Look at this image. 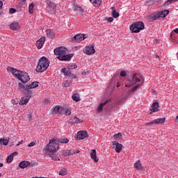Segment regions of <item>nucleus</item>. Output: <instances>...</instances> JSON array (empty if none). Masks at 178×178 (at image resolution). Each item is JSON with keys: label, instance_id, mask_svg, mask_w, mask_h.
I'll return each instance as SVG.
<instances>
[{"label": "nucleus", "instance_id": "49530a36", "mask_svg": "<svg viewBox=\"0 0 178 178\" xmlns=\"http://www.w3.org/2000/svg\"><path fill=\"white\" fill-rule=\"evenodd\" d=\"M36 145V141L31 142L28 145V147H32Z\"/></svg>", "mask_w": 178, "mask_h": 178}, {"label": "nucleus", "instance_id": "1a4fd4ad", "mask_svg": "<svg viewBox=\"0 0 178 178\" xmlns=\"http://www.w3.org/2000/svg\"><path fill=\"white\" fill-rule=\"evenodd\" d=\"M170 11L168 10H164L154 15V20H157L159 18H165L168 14Z\"/></svg>", "mask_w": 178, "mask_h": 178}, {"label": "nucleus", "instance_id": "0eeeda50", "mask_svg": "<svg viewBox=\"0 0 178 178\" xmlns=\"http://www.w3.org/2000/svg\"><path fill=\"white\" fill-rule=\"evenodd\" d=\"M67 49L64 47H59L54 49V54L58 56H63L64 54H66Z\"/></svg>", "mask_w": 178, "mask_h": 178}, {"label": "nucleus", "instance_id": "ea45409f", "mask_svg": "<svg viewBox=\"0 0 178 178\" xmlns=\"http://www.w3.org/2000/svg\"><path fill=\"white\" fill-rule=\"evenodd\" d=\"M67 174V170L65 168H63V170H60L59 175L61 176H65Z\"/></svg>", "mask_w": 178, "mask_h": 178}, {"label": "nucleus", "instance_id": "69168bd1", "mask_svg": "<svg viewBox=\"0 0 178 178\" xmlns=\"http://www.w3.org/2000/svg\"><path fill=\"white\" fill-rule=\"evenodd\" d=\"M82 74H83V75H85V74H86V72H83L82 73Z\"/></svg>", "mask_w": 178, "mask_h": 178}, {"label": "nucleus", "instance_id": "72a5a7b5", "mask_svg": "<svg viewBox=\"0 0 178 178\" xmlns=\"http://www.w3.org/2000/svg\"><path fill=\"white\" fill-rule=\"evenodd\" d=\"M13 159H14V157H13V154L8 155L6 158V163H11L13 161Z\"/></svg>", "mask_w": 178, "mask_h": 178}, {"label": "nucleus", "instance_id": "5701e85b", "mask_svg": "<svg viewBox=\"0 0 178 178\" xmlns=\"http://www.w3.org/2000/svg\"><path fill=\"white\" fill-rule=\"evenodd\" d=\"M134 167L138 170H141L143 168L140 160H138L136 163H134Z\"/></svg>", "mask_w": 178, "mask_h": 178}, {"label": "nucleus", "instance_id": "6e6552de", "mask_svg": "<svg viewBox=\"0 0 178 178\" xmlns=\"http://www.w3.org/2000/svg\"><path fill=\"white\" fill-rule=\"evenodd\" d=\"M86 38V37L85 36L84 34L78 33L74 36V38L72 39V41L73 42L79 43V42L83 41Z\"/></svg>", "mask_w": 178, "mask_h": 178}, {"label": "nucleus", "instance_id": "8fccbe9b", "mask_svg": "<svg viewBox=\"0 0 178 178\" xmlns=\"http://www.w3.org/2000/svg\"><path fill=\"white\" fill-rule=\"evenodd\" d=\"M42 103L44 104H48L49 103V99H44L43 101H42Z\"/></svg>", "mask_w": 178, "mask_h": 178}, {"label": "nucleus", "instance_id": "13d9d810", "mask_svg": "<svg viewBox=\"0 0 178 178\" xmlns=\"http://www.w3.org/2000/svg\"><path fill=\"white\" fill-rule=\"evenodd\" d=\"M27 118L29 119V120H32V115L31 114H28Z\"/></svg>", "mask_w": 178, "mask_h": 178}, {"label": "nucleus", "instance_id": "f257e3e1", "mask_svg": "<svg viewBox=\"0 0 178 178\" xmlns=\"http://www.w3.org/2000/svg\"><path fill=\"white\" fill-rule=\"evenodd\" d=\"M59 149V145L55 139H51L49 143L43 148L42 153L45 156H49L52 160L56 161H60V159L56 156V152Z\"/></svg>", "mask_w": 178, "mask_h": 178}, {"label": "nucleus", "instance_id": "e433bc0d", "mask_svg": "<svg viewBox=\"0 0 178 178\" xmlns=\"http://www.w3.org/2000/svg\"><path fill=\"white\" fill-rule=\"evenodd\" d=\"M34 3H31L29 7V12L30 14H33L34 13Z\"/></svg>", "mask_w": 178, "mask_h": 178}, {"label": "nucleus", "instance_id": "f704fd0d", "mask_svg": "<svg viewBox=\"0 0 178 178\" xmlns=\"http://www.w3.org/2000/svg\"><path fill=\"white\" fill-rule=\"evenodd\" d=\"M156 2H157L156 0H149L146 2V5H147V6H151L152 5H155V3H156Z\"/></svg>", "mask_w": 178, "mask_h": 178}, {"label": "nucleus", "instance_id": "7ed1b4c3", "mask_svg": "<svg viewBox=\"0 0 178 178\" xmlns=\"http://www.w3.org/2000/svg\"><path fill=\"white\" fill-rule=\"evenodd\" d=\"M49 67V60L47 57L40 58L36 67V72H43Z\"/></svg>", "mask_w": 178, "mask_h": 178}, {"label": "nucleus", "instance_id": "bb28decb", "mask_svg": "<svg viewBox=\"0 0 178 178\" xmlns=\"http://www.w3.org/2000/svg\"><path fill=\"white\" fill-rule=\"evenodd\" d=\"M150 111L152 112H157V111H159V104L157 102L153 103Z\"/></svg>", "mask_w": 178, "mask_h": 178}, {"label": "nucleus", "instance_id": "f03ea898", "mask_svg": "<svg viewBox=\"0 0 178 178\" xmlns=\"http://www.w3.org/2000/svg\"><path fill=\"white\" fill-rule=\"evenodd\" d=\"M7 70L23 83H26L30 81V76L28 73L15 70L12 67H7Z\"/></svg>", "mask_w": 178, "mask_h": 178}, {"label": "nucleus", "instance_id": "4d7b16f0", "mask_svg": "<svg viewBox=\"0 0 178 178\" xmlns=\"http://www.w3.org/2000/svg\"><path fill=\"white\" fill-rule=\"evenodd\" d=\"M108 22H110V23L113 22V17L108 18Z\"/></svg>", "mask_w": 178, "mask_h": 178}, {"label": "nucleus", "instance_id": "b1692460", "mask_svg": "<svg viewBox=\"0 0 178 178\" xmlns=\"http://www.w3.org/2000/svg\"><path fill=\"white\" fill-rule=\"evenodd\" d=\"M46 34L49 38L53 39L55 37L54 33L51 29H46Z\"/></svg>", "mask_w": 178, "mask_h": 178}, {"label": "nucleus", "instance_id": "338daca9", "mask_svg": "<svg viewBox=\"0 0 178 178\" xmlns=\"http://www.w3.org/2000/svg\"><path fill=\"white\" fill-rule=\"evenodd\" d=\"M34 178H47V177H35Z\"/></svg>", "mask_w": 178, "mask_h": 178}, {"label": "nucleus", "instance_id": "6ab92c4d", "mask_svg": "<svg viewBox=\"0 0 178 178\" xmlns=\"http://www.w3.org/2000/svg\"><path fill=\"white\" fill-rule=\"evenodd\" d=\"M69 122L71 124H80L82 122V121L77 117H72L71 119L69 120Z\"/></svg>", "mask_w": 178, "mask_h": 178}, {"label": "nucleus", "instance_id": "412c9836", "mask_svg": "<svg viewBox=\"0 0 178 178\" xmlns=\"http://www.w3.org/2000/svg\"><path fill=\"white\" fill-rule=\"evenodd\" d=\"M165 118H157L154 120V124H156V125H162L165 123Z\"/></svg>", "mask_w": 178, "mask_h": 178}, {"label": "nucleus", "instance_id": "9b49d317", "mask_svg": "<svg viewBox=\"0 0 178 178\" xmlns=\"http://www.w3.org/2000/svg\"><path fill=\"white\" fill-rule=\"evenodd\" d=\"M72 56H73L72 54H64L63 56H58L57 58H58V60L61 61H70L72 58Z\"/></svg>", "mask_w": 178, "mask_h": 178}, {"label": "nucleus", "instance_id": "c756f323", "mask_svg": "<svg viewBox=\"0 0 178 178\" xmlns=\"http://www.w3.org/2000/svg\"><path fill=\"white\" fill-rule=\"evenodd\" d=\"M62 154L64 156H71L72 155V150H70V149H64V150H63Z\"/></svg>", "mask_w": 178, "mask_h": 178}, {"label": "nucleus", "instance_id": "f8f14e48", "mask_svg": "<svg viewBox=\"0 0 178 178\" xmlns=\"http://www.w3.org/2000/svg\"><path fill=\"white\" fill-rule=\"evenodd\" d=\"M32 95H33V94L26 92V96L22 98V99L19 101V104L20 105L26 104L29 102V101L30 100V99L31 98Z\"/></svg>", "mask_w": 178, "mask_h": 178}, {"label": "nucleus", "instance_id": "603ef678", "mask_svg": "<svg viewBox=\"0 0 178 178\" xmlns=\"http://www.w3.org/2000/svg\"><path fill=\"white\" fill-rule=\"evenodd\" d=\"M175 33H177V34H178V28L174 29L173 32H172V34H171V36H173V35H174Z\"/></svg>", "mask_w": 178, "mask_h": 178}, {"label": "nucleus", "instance_id": "4be33fe9", "mask_svg": "<svg viewBox=\"0 0 178 178\" xmlns=\"http://www.w3.org/2000/svg\"><path fill=\"white\" fill-rule=\"evenodd\" d=\"M10 28L13 31H17L19 29V24L18 22H12L10 24Z\"/></svg>", "mask_w": 178, "mask_h": 178}, {"label": "nucleus", "instance_id": "7c9ffc66", "mask_svg": "<svg viewBox=\"0 0 178 178\" xmlns=\"http://www.w3.org/2000/svg\"><path fill=\"white\" fill-rule=\"evenodd\" d=\"M9 143V139L8 138H1L0 139V144H2L3 145H8Z\"/></svg>", "mask_w": 178, "mask_h": 178}, {"label": "nucleus", "instance_id": "e2e57ef3", "mask_svg": "<svg viewBox=\"0 0 178 178\" xmlns=\"http://www.w3.org/2000/svg\"><path fill=\"white\" fill-rule=\"evenodd\" d=\"M127 83H130V81H133L130 80V79H127Z\"/></svg>", "mask_w": 178, "mask_h": 178}, {"label": "nucleus", "instance_id": "393cba45", "mask_svg": "<svg viewBox=\"0 0 178 178\" xmlns=\"http://www.w3.org/2000/svg\"><path fill=\"white\" fill-rule=\"evenodd\" d=\"M111 10H112V17L115 19H117L120 17V13L118 12H117L116 10L114 9V7H111Z\"/></svg>", "mask_w": 178, "mask_h": 178}, {"label": "nucleus", "instance_id": "37998d69", "mask_svg": "<svg viewBox=\"0 0 178 178\" xmlns=\"http://www.w3.org/2000/svg\"><path fill=\"white\" fill-rule=\"evenodd\" d=\"M17 10L15 8H10L9 9V14L12 15V14H15L16 13Z\"/></svg>", "mask_w": 178, "mask_h": 178}, {"label": "nucleus", "instance_id": "a18cd8bd", "mask_svg": "<svg viewBox=\"0 0 178 178\" xmlns=\"http://www.w3.org/2000/svg\"><path fill=\"white\" fill-rule=\"evenodd\" d=\"M79 152H80V151L78 149H75L71 150L72 155V154H78Z\"/></svg>", "mask_w": 178, "mask_h": 178}, {"label": "nucleus", "instance_id": "423d86ee", "mask_svg": "<svg viewBox=\"0 0 178 178\" xmlns=\"http://www.w3.org/2000/svg\"><path fill=\"white\" fill-rule=\"evenodd\" d=\"M40 83L38 81H34L31 83H28L26 86L25 90L27 93L32 94L33 95V90L31 89L36 88L39 86Z\"/></svg>", "mask_w": 178, "mask_h": 178}, {"label": "nucleus", "instance_id": "09e8293b", "mask_svg": "<svg viewBox=\"0 0 178 178\" xmlns=\"http://www.w3.org/2000/svg\"><path fill=\"white\" fill-rule=\"evenodd\" d=\"M72 111L70 109H67L65 111V115H67V116H70V115H71Z\"/></svg>", "mask_w": 178, "mask_h": 178}, {"label": "nucleus", "instance_id": "4c0bfd02", "mask_svg": "<svg viewBox=\"0 0 178 178\" xmlns=\"http://www.w3.org/2000/svg\"><path fill=\"white\" fill-rule=\"evenodd\" d=\"M72 97L74 101L79 102L80 100V97L78 94H74Z\"/></svg>", "mask_w": 178, "mask_h": 178}, {"label": "nucleus", "instance_id": "58836bf2", "mask_svg": "<svg viewBox=\"0 0 178 178\" xmlns=\"http://www.w3.org/2000/svg\"><path fill=\"white\" fill-rule=\"evenodd\" d=\"M69 70H67V69H63L62 70V72L63 74H65V76H70L71 73H70V72Z\"/></svg>", "mask_w": 178, "mask_h": 178}, {"label": "nucleus", "instance_id": "79ce46f5", "mask_svg": "<svg viewBox=\"0 0 178 178\" xmlns=\"http://www.w3.org/2000/svg\"><path fill=\"white\" fill-rule=\"evenodd\" d=\"M177 1L178 0H168L164 5L168 6V5H170V3H172V2L174 3Z\"/></svg>", "mask_w": 178, "mask_h": 178}, {"label": "nucleus", "instance_id": "473e14b6", "mask_svg": "<svg viewBox=\"0 0 178 178\" xmlns=\"http://www.w3.org/2000/svg\"><path fill=\"white\" fill-rule=\"evenodd\" d=\"M145 81H142L141 84H138L136 85V86L133 87L131 89V92H135L143 84H144Z\"/></svg>", "mask_w": 178, "mask_h": 178}, {"label": "nucleus", "instance_id": "864d4df0", "mask_svg": "<svg viewBox=\"0 0 178 178\" xmlns=\"http://www.w3.org/2000/svg\"><path fill=\"white\" fill-rule=\"evenodd\" d=\"M154 124V120L145 124L146 126Z\"/></svg>", "mask_w": 178, "mask_h": 178}, {"label": "nucleus", "instance_id": "2eb2a0df", "mask_svg": "<svg viewBox=\"0 0 178 178\" xmlns=\"http://www.w3.org/2000/svg\"><path fill=\"white\" fill-rule=\"evenodd\" d=\"M88 137V134L86 131H80L77 133L76 138L78 140H83Z\"/></svg>", "mask_w": 178, "mask_h": 178}, {"label": "nucleus", "instance_id": "2f4dec72", "mask_svg": "<svg viewBox=\"0 0 178 178\" xmlns=\"http://www.w3.org/2000/svg\"><path fill=\"white\" fill-rule=\"evenodd\" d=\"M69 142V139L67 138H61L58 139V143L61 144H67Z\"/></svg>", "mask_w": 178, "mask_h": 178}, {"label": "nucleus", "instance_id": "ddd939ff", "mask_svg": "<svg viewBox=\"0 0 178 178\" xmlns=\"http://www.w3.org/2000/svg\"><path fill=\"white\" fill-rule=\"evenodd\" d=\"M112 145L115 146V150L117 153H120L122 150L123 145L117 141H113Z\"/></svg>", "mask_w": 178, "mask_h": 178}, {"label": "nucleus", "instance_id": "a211bd4d", "mask_svg": "<svg viewBox=\"0 0 178 178\" xmlns=\"http://www.w3.org/2000/svg\"><path fill=\"white\" fill-rule=\"evenodd\" d=\"M30 165L31 163L29 161H22L20 163H19V167L21 168L22 169H25Z\"/></svg>", "mask_w": 178, "mask_h": 178}, {"label": "nucleus", "instance_id": "cd10ccee", "mask_svg": "<svg viewBox=\"0 0 178 178\" xmlns=\"http://www.w3.org/2000/svg\"><path fill=\"white\" fill-rule=\"evenodd\" d=\"M108 100L105 101L104 103L100 104V105H99V107H97V112H102L103 110V107L107 104L108 103Z\"/></svg>", "mask_w": 178, "mask_h": 178}, {"label": "nucleus", "instance_id": "c9c22d12", "mask_svg": "<svg viewBox=\"0 0 178 178\" xmlns=\"http://www.w3.org/2000/svg\"><path fill=\"white\" fill-rule=\"evenodd\" d=\"M76 68H77L76 64H69L68 66L67 67V69L68 70H74Z\"/></svg>", "mask_w": 178, "mask_h": 178}, {"label": "nucleus", "instance_id": "5fc2aeb1", "mask_svg": "<svg viewBox=\"0 0 178 178\" xmlns=\"http://www.w3.org/2000/svg\"><path fill=\"white\" fill-rule=\"evenodd\" d=\"M11 155H13V157L14 158L15 156H17L18 155V152H14L11 154Z\"/></svg>", "mask_w": 178, "mask_h": 178}, {"label": "nucleus", "instance_id": "4468645a", "mask_svg": "<svg viewBox=\"0 0 178 178\" xmlns=\"http://www.w3.org/2000/svg\"><path fill=\"white\" fill-rule=\"evenodd\" d=\"M63 112V108L60 106H55L52 110V114L53 115H62Z\"/></svg>", "mask_w": 178, "mask_h": 178}, {"label": "nucleus", "instance_id": "6e6d98bb", "mask_svg": "<svg viewBox=\"0 0 178 178\" xmlns=\"http://www.w3.org/2000/svg\"><path fill=\"white\" fill-rule=\"evenodd\" d=\"M23 143H24V140H20V141L17 144V146H19V145H22Z\"/></svg>", "mask_w": 178, "mask_h": 178}, {"label": "nucleus", "instance_id": "a19ab883", "mask_svg": "<svg viewBox=\"0 0 178 178\" xmlns=\"http://www.w3.org/2000/svg\"><path fill=\"white\" fill-rule=\"evenodd\" d=\"M18 86H19V89L21 91L26 90V86L25 87L24 84H22V83H18Z\"/></svg>", "mask_w": 178, "mask_h": 178}, {"label": "nucleus", "instance_id": "c03bdc74", "mask_svg": "<svg viewBox=\"0 0 178 178\" xmlns=\"http://www.w3.org/2000/svg\"><path fill=\"white\" fill-rule=\"evenodd\" d=\"M120 136H122V134L118 133V134L113 135V138H115V140H116V139H118L120 138Z\"/></svg>", "mask_w": 178, "mask_h": 178}, {"label": "nucleus", "instance_id": "dca6fc26", "mask_svg": "<svg viewBox=\"0 0 178 178\" xmlns=\"http://www.w3.org/2000/svg\"><path fill=\"white\" fill-rule=\"evenodd\" d=\"M44 43H45V37L40 38L36 42V46L38 49H42V46H44Z\"/></svg>", "mask_w": 178, "mask_h": 178}, {"label": "nucleus", "instance_id": "c85d7f7f", "mask_svg": "<svg viewBox=\"0 0 178 178\" xmlns=\"http://www.w3.org/2000/svg\"><path fill=\"white\" fill-rule=\"evenodd\" d=\"M91 3H93L94 6H96L97 8L98 6H100L102 0H90Z\"/></svg>", "mask_w": 178, "mask_h": 178}, {"label": "nucleus", "instance_id": "aec40b11", "mask_svg": "<svg viewBox=\"0 0 178 178\" xmlns=\"http://www.w3.org/2000/svg\"><path fill=\"white\" fill-rule=\"evenodd\" d=\"M90 156L91 158L95 161V162H98L99 161V158L97 156V151L95 149H92L90 152Z\"/></svg>", "mask_w": 178, "mask_h": 178}, {"label": "nucleus", "instance_id": "20e7f679", "mask_svg": "<svg viewBox=\"0 0 178 178\" xmlns=\"http://www.w3.org/2000/svg\"><path fill=\"white\" fill-rule=\"evenodd\" d=\"M142 80L143 81H145L143 75L141 73H136L132 76V81H129V83H126L124 86L127 88H131V86H134L136 83L141 81Z\"/></svg>", "mask_w": 178, "mask_h": 178}, {"label": "nucleus", "instance_id": "0e129e2a", "mask_svg": "<svg viewBox=\"0 0 178 178\" xmlns=\"http://www.w3.org/2000/svg\"><path fill=\"white\" fill-rule=\"evenodd\" d=\"M3 166V163H0V168H2Z\"/></svg>", "mask_w": 178, "mask_h": 178}, {"label": "nucleus", "instance_id": "680f3d73", "mask_svg": "<svg viewBox=\"0 0 178 178\" xmlns=\"http://www.w3.org/2000/svg\"><path fill=\"white\" fill-rule=\"evenodd\" d=\"M175 123L178 124V115L176 117Z\"/></svg>", "mask_w": 178, "mask_h": 178}, {"label": "nucleus", "instance_id": "39448f33", "mask_svg": "<svg viewBox=\"0 0 178 178\" xmlns=\"http://www.w3.org/2000/svg\"><path fill=\"white\" fill-rule=\"evenodd\" d=\"M145 28V24L143 22H138L133 23L130 26V31L133 33H140V31L144 30Z\"/></svg>", "mask_w": 178, "mask_h": 178}, {"label": "nucleus", "instance_id": "bf43d9fd", "mask_svg": "<svg viewBox=\"0 0 178 178\" xmlns=\"http://www.w3.org/2000/svg\"><path fill=\"white\" fill-rule=\"evenodd\" d=\"M2 6H3V1H0V9H1Z\"/></svg>", "mask_w": 178, "mask_h": 178}, {"label": "nucleus", "instance_id": "f3484780", "mask_svg": "<svg viewBox=\"0 0 178 178\" xmlns=\"http://www.w3.org/2000/svg\"><path fill=\"white\" fill-rule=\"evenodd\" d=\"M47 5L49 8V10H50V13L51 14H54V12H56V6L55 5V3H51V1H47Z\"/></svg>", "mask_w": 178, "mask_h": 178}, {"label": "nucleus", "instance_id": "052dcab7", "mask_svg": "<svg viewBox=\"0 0 178 178\" xmlns=\"http://www.w3.org/2000/svg\"><path fill=\"white\" fill-rule=\"evenodd\" d=\"M120 86H121L120 83V82H118V83H117V85H116L117 88H119Z\"/></svg>", "mask_w": 178, "mask_h": 178}, {"label": "nucleus", "instance_id": "3c124183", "mask_svg": "<svg viewBox=\"0 0 178 178\" xmlns=\"http://www.w3.org/2000/svg\"><path fill=\"white\" fill-rule=\"evenodd\" d=\"M70 81H67L65 83H63V86H65V87H66V88H67V87H69L70 86Z\"/></svg>", "mask_w": 178, "mask_h": 178}, {"label": "nucleus", "instance_id": "9d476101", "mask_svg": "<svg viewBox=\"0 0 178 178\" xmlns=\"http://www.w3.org/2000/svg\"><path fill=\"white\" fill-rule=\"evenodd\" d=\"M83 52H84V54H86L87 55L94 54L95 53V49L94 48V46L89 45V46L85 47V48L83 49Z\"/></svg>", "mask_w": 178, "mask_h": 178}, {"label": "nucleus", "instance_id": "774afa93", "mask_svg": "<svg viewBox=\"0 0 178 178\" xmlns=\"http://www.w3.org/2000/svg\"><path fill=\"white\" fill-rule=\"evenodd\" d=\"M156 58H158V59L159 58V56H158V55H156Z\"/></svg>", "mask_w": 178, "mask_h": 178}, {"label": "nucleus", "instance_id": "de8ad7c7", "mask_svg": "<svg viewBox=\"0 0 178 178\" xmlns=\"http://www.w3.org/2000/svg\"><path fill=\"white\" fill-rule=\"evenodd\" d=\"M127 76V72H126L125 71H122V72H120V76L124 77V76Z\"/></svg>", "mask_w": 178, "mask_h": 178}, {"label": "nucleus", "instance_id": "a878e982", "mask_svg": "<svg viewBox=\"0 0 178 178\" xmlns=\"http://www.w3.org/2000/svg\"><path fill=\"white\" fill-rule=\"evenodd\" d=\"M74 12L78 15H81L83 13V9L81 6H76L74 7Z\"/></svg>", "mask_w": 178, "mask_h": 178}]
</instances>
